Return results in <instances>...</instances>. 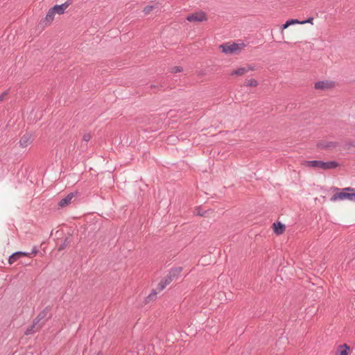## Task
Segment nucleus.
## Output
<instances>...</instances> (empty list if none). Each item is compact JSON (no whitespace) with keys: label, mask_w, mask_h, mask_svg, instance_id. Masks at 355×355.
Instances as JSON below:
<instances>
[{"label":"nucleus","mask_w":355,"mask_h":355,"mask_svg":"<svg viewBox=\"0 0 355 355\" xmlns=\"http://www.w3.org/2000/svg\"><path fill=\"white\" fill-rule=\"evenodd\" d=\"M273 230L277 235H280L284 233L285 231V225L282 223L278 222V223H274L272 225Z\"/></svg>","instance_id":"13"},{"label":"nucleus","mask_w":355,"mask_h":355,"mask_svg":"<svg viewBox=\"0 0 355 355\" xmlns=\"http://www.w3.org/2000/svg\"><path fill=\"white\" fill-rule=\"evenodd\" d=\"M349 145L355 148V139L353 141H349Z\"/></svg>","instance_id":"25"},{"label":"nucleus","mask_w":355,"mask_h":355,"mask_svg":"<svg viewBox=\"0 0 355 355\" xmlns=\"http://www.w3.org/2000/svg\"><path fill=\"white\" fill-rule=\"evenodd\" d=\"M17 253H19V257H22V256H29L30 255L29 253H26V252H17Z\"/></svg>","instance_id":"22"},{"label":"nucleus","mask_w":355,"mask_h":355,"mask_svg":"<svg viewBox=\"0 0 355 355\" xmlns=\"http://www.w3.org/2000/svg\"><path fill=\"white\" fill-rule=\"evenodd\" d=\"M245 45L244 43H235L232 42H226L219 46V49L223 53L227 55H237L244 49Z\"/></svg>","instance_id":"2"},{"label":"nucleus","mask_w":355,"mask_h":355,"mask_svg":"<svg viewBox=\"0 0 355 355\" xmlns=\"http://www.w3.org/2000/svg\"><path fill=\"white\" fill-rule=\"evenodd\" d=\"M19 253L15 252L9 257V259H8L9 264H10V265L12 264L19 258Z\"/></svg>","instance_id":"17"},{"label":"nucleus","mask_w":355,"mask_h":355,"mask_svg":"<svg viewBox=\"0 0 355 355\" xmlns=\"http://www.w3.org/2000/svg\"><path fill=\"white\" fill-rule=\"evenodd\" d=\"M338 143L336 141L327 139H321L318 141L316 147L319 150H333L337 148Z\"/></svg>","instance_id":"5"},{"label":"nucleus","mask_w":355,"mask_h":355,"mask_svg":"<svg viewBox=\"0 0 355 355\" xmlns=\"http://www.w3.org/2000/svg\"><path fill=\"white\" fill-rule=\"evenodd\" d=\"M306 23L313 24V18L310 17L305 21H300V23L298 24H306Z\"/></svg>","instance_id":"20"},{"label":"nucleus","mask_w":355,"mask_h":355,"mask_svg":"<svg viewBox=\"0 0 355 355\" xmlns=\"http://www.w3.org/2000/svg\"><path fill=\"white\" fill-rule=\"evenodd\" d=\"M73 197H74L73 193H69V195H67V197L60 200V201L58 203V205L60 207H64L67 206L68 205H69L71 203V200L73 199Z\"/></svg>","instance_id":"11"},{"label":"nucleus","mask_w":355,"mask_h":355,"mask_svg":"<svg viewBox=\"0 0 355 355\" xmlns=\"http://www.w3.org/2000/svg\"><path fill=\"white\" fill-rule=\"evenodd\" d=\"M207 15L203 11L193 12L187 17V20L191 22H202L207 21Z\"/></svg>","instance_id":"8"},{"label":"nucleus","mask_w":355,"mask_h":355,"mask_svg":"<svg viewBox=\"0 0 355 355\" xmlns=\"http://www.w3.org/2000/svg\"><path fill=\"white\" fill-rule=\"evenodd\" d=\"M37 250H33V254L34 255H35V254H37Z\"/></svg>","instance_id":"27"},{"label":"nucleus","mask_w":355,"mask_h":355,"mask_svg":"<svg viewBox=\"0 0 355 355\" xmlns=\"http://www.w3.org/2000/svg\"><path fill=\"white\" fill-rule=\"evenodd\" d=\"M254 70H255L254 67H253L252 65H246L245 67H240L232 69L230 73V76L232 77L243 76L245 74H246L248 72L253 71Z\"/></svg>","instance_id":"6"},{"label":"nucleus","mask_w":355,"mask_h":355,"mask_svg":"<svg viewBox=\"0 0 355 355\" xmlns=\"http://www.w3.org/2000/svg\"><path fill=\"white\" fill-rule=\"evenodd\" d=\"M183 71V69L182 67H174L172 70H171V72L173 73H179V72H182Z\"/></svg>","instance_id":"21"},{"label":"nucleus","mask_w":355,"mask_h":355,"mask_svg":"<svg viewBox=\"0 0 355 355\" xmlns=\"http://www.w3.org/2000/svg\"><path fill=\"white\" fill-rule=\"evenodd\" d=\"M35 136L32 132L24 133L19 139V146L22 148H26L31 146L34 141Z\"/></svg>","instance_id":"7"},{"label":"nucleus","mask_w":355,"mask_h":355,"mask_svg":"<svg viewBox=\"0 0 355 355\" xmlns=\"http://www.w3.org/2000/svg\"><path fill=\"white\" fill-rule=\"evenodd\" d=\"M336 84L334 82L331 80H322L316 82L314 85V88L315 89L320 90H328L333 89L335 87Z\"/></svg>","instance_id":"9"},{"label":"nucleus","mask_w":355,"mask_h":355,"mask_svg":"<svg viewBox=\"0 0 355 355\" xmlns=\"http://www.w3.org/2000/svg\"><path fill=\"white\" fill-rule=\"evenodd\" d=\"M300 23L298 19H291L288 20L282 26L281 33H283L284 30L287 28L291 25L297 24Z\"/></svg>","instance_id":"15"},{"label":"nucleus","mask_w":355,"mask_h":355,"mask_svg":"<svg viewBox=\"0 0 355 355\" xmlns=\"http://www.w3.org/2000/svg\"><path fill=\"white\" fill-rule=\"evenodd\" d=\"M34 328H35V326L34 325H32L30 327H28L26 331H25V335L26 336H28V335H31L32 334H33L35 331L34 330Z\"/></svg>","instance_id":"19"},{"label":"nucleus","mask_w":355,"mask_h":355,"mask_svg":"<svg viewBox=\"0 0 355 355\" xmlns=\"http://www.w3.org/2000/svg\"><path fill=\"white\" fill-rule=\"evenodd\" d=\"M330 200L332 202L348 200L355 202V189L352 187L344 188L342 191L334 193Z\"/></svg>","instance_id":"3"},{"label":"nucleus","mask_w":355,"mask_h":355,"mask_svg":"<svg viewBox=\"0 0 355 355\" xmlns=\"http://www.w3.org/2000/svg\"><path fill=\"white\" fill-rule=\"evenodd\" d=\"M7 95V92H4L3 93L1 96H0V101H3L4 97Z\"/></svg>","instance_id":"24"},{"label":"nucleus","mask_w":355,"mask_h":355,"mask_svg":"<svg viewBox=\"0 0 355 355\" xmlns=\"http://www.w3.org/2000/svg\"><path fill=\"white\" fill-rule=\"evenodd\" d=\"M55 14L56 13L54 12L52 8H51L48 11V12L45 17V19H44V21L46 22V24L49 25L53 21Z\"/></svg>","instance_id":"14"},{"label":"nucleus","mask_w":355,"mask_h":355,"mask_svg":"<svg viewBox=\"0 0 355 355\" xmlns=\"http://www.w3.org/2000/svg\"><path fill=\"white\" fill-rule=\"evenodd\" d=\"M89 138H90L89 135H85L83 137L84 140H85V141H88L89 139Z\"/></svg>","instance_id":"26"},{"label":"nucleus","mask_w":355,"mask_h":355,"mask_svg":"<svg viewBox=\"0 0 355 355\" xmlns=\"http://www.w3.org/2000/svg\"><path fill=\"white\" fill-rule=\"evenodd\" d=\"M195 214L196 215H200V216H205V214H206V211H204L203 213H200V211H197V209L195 211Z\"/></svg>","instance_id":"23"},{"label":"nucleus","mask_w":355,"mask_h":355,"mask_svg":"<svg viewBox=\"0 0 355 355\" xmlns=\"http://www.w3.org/2000/svg\"><path fill=\"white\" fill-rule=\"evenodd\" d=\"M153 9L154 7L153 6H147L144 8L143 12L145 15H148L153 11Z\"/></svg>","instance_id":"18"},{"label":"nucleus","mask_w":355,"mask_h":355,"mask_svg":"<svg viewBox=\"0 0 355 355\" xmlns=\"http://www.w3.org/2000/svg\"><path fill=\"white\" fill-rule=\"evenodd\" d=\"M71 4L70 2L66 1L65 3L61 4V5H55L54 6L52 9L53 10L54 12L58 15H62L67 8Z\"/></svg>","instance_id":"10"},{"label":"nucleus","mask_w":355,"mask_h":355,"mask_svg":"<svg viewBox=\"0 0 355 355\" xmlns=\"http://www.w3.org/2000/svg\"><path fill=\"white\" fill-rule=\"evenodd\" d=\"M246 87H256L258 85V82L254 78L248 79L245 82Z\"/></svg>","instance_id":"16"},{"label":"nucleus","mask_w":355,"mask_h":355,"mask_svg":"<svg viewBox=\"0 0 355 355\" xmlns=\"http://www.w3.org/2000/svg\"><path fill=\"white\" fill-rule=\"evenodd\" d=\"M175 275L174 272H170L168 275L164 277L161 282L158 284L157 288H155V291L150 293L148 296V299L149 300H154L156 297V295L157 293L161 292L163 291L167 285L171 284L173 279V276Z\"/></svg>","instance_id":"4"},{"label":"nucleus","mask_w":355,"mask_h":355,"mask_svg":"<svg viewBox=\"0 0 355 355\" xmlns=\"http://www.w3.org/2000/svg\"><path fill=\"white\" fill-rule=\"evenodd\" d=\"M349 347L346 345H342L338 347L336 355H349Z\"/></svg>","instance_id":"12"},{"label":"nucleus","mask_w":355,"mask_h":355,"mask_svg":"<svg viewBox=\"0 0 355 355\" xmlns=\"http://www.w3.org/2000/svg\"><path fill=\"white\" fill-rule=\"evenodd\" d=\"M302 166L305 168H313L324 171L334 169L340 166V164L336 161L323 162L320 160L304 161Z\"/></svg>","instance_id":"1"}]
</instances>
